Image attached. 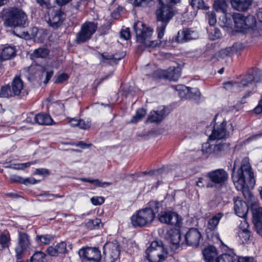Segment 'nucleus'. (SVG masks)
Returning <instances> with one entry per match:
<instances>
[{
  "label": "nucleus",
  "instance_id": "f257e3e1",
  "mask_svg": "<svg viewBox=\"0 0 262 262\" xmlns=\"http://www.w3.org/2000/svg\"><path fill=\"white\" fill-rule=\"evenodd\" d=\"M238 164V161L236 160L232 169V179L236 189L243 191L245 188L254 185V173L248 158L242 160L240 166Z\"/></svg>",
  "mask_w": 262,
  "mask_h": 262
},
{
  "label": "nucleus",
  "instance_id": "f03ea898",
  "mask_svg": "<svg viewBox=\"0 0 262 262\" xmlns=\"http://www.w3.org/2000/svg\"><path fill=\"white\" fill-rule=\"evenodd\" d=\"M159 2V6L156 11V15L158 20L161 21V24L158 25L157 32L158 38L161 39L164 36L167 23L174 13L172 5L177 3H174L171 0H168L167 2L164 1Z\"/></svg>",
  "mask_w": 262,
  "mask_h": 262
},
{
  "label": "nucleus",
  "instance_id": "7ed1b4c3",
  "mask_svg": "<svg viewBox=\"0 0 262 262\" xmlns=\"http://www.w3.org/2000/svg\"><path fill=\"white\" fill-rule=\"evenodd\" d=\"M155 218L154 210L147 207L136 211L130 217V222L134 227H142L150 225Z\"/></svg>",
  "mask_w": 262,
  "mask_h": 262
},
{
  "label": "nucleus",
  "instance_id": "20e7f679",
  "mask_svg": "<svg viewBox=\"0 0 262 262\" xmlns=\"http://www.w3.org/2000/svg\"><path fill=\"white\" fill-rule=\"evenodd\" d=\"M146 257L150 262H162L167 256L168 252L161 242L154 241L145 252Z\"/></svg>",
  "mask_w": 262,
  "mask_h": 262
},
{
  "label": "nucleus",
  "instance_id": "39448f33",
  "mask_svg": "<svg viewBox=\"0 0 262 262\" xmlns=\"http://www.w3.org/2000/svg\"><path fill=\"white\" fill-rule=\"evenodd\" d=\"M134 29L136 34L137 41L143 43L147 47H155L158 43L149 40L152 33V30L146 27L142 21L135 23Z\"/></svg>",
  "mask_w": 262,
  "mask_h": 262
},
{
  "label": "nucleus",
  "instance_id": "423d86ee",
  "mask_svg": "<svg viewBox=\"0 0 262 262\" xmlns=\"http://www.w3.org/2000/svg\"><path fill=\"white\" fill-rule=\"evenodd\" d=\"M27 16L21 9L17 8H10L8 12L4 21L6 27H24L26 24Z\"/></svg>",
  "mask_w": 262,
  "mask_h": 262
},
{
  "label": "nucleus",
  "instance_id": "0eeeda50",
  "mask_svg": "<svg viewBox=\"0 0 262 262\" xmlns=\"http://www.w3.org/2000/svg\"><path fill=\"white\" fill-rule=\"evenodd\" d=\"M233 18L237 32H246L255 25L256 21L253 16L245 17L239 13H235L233 15Z\"/></svg>",
  "mask_w": 262,
  "mask_h": 262
},
{
  "label": "nucleus",
  "instance_id": "6e6552de",
  "mask_svg": "<svg viewBox=\"0 0 262 262\" xmlns=\"http://www.w3.org/2000/svg\"><path fill=\"white\" fill-rule=\"evenodd\" d=\"M256 72L253 71L251 74H249L245 76L241 81V83L233 82L232 81H228L224 83V88L227 91L236 92L242 91L244 88L248 86L252 82H257L258 79L255 76Z\"/></svg>",
  "mask_w": 262,
  "mask_h": 262
},
{
  "label": "nucleus",
  "instance_id": "1a4fd4ad",
  "mask_svg": "<svg viewBox=\"0 0 262 262\" xmlns=\"http://www.w3.org/2000/svg\"><path fill=\"white\" fill-rule=\"evenodd\" d=\"M96 29L97 25L95 23L85 22L81 26L80 31L76 35V42L83 43L90 39Z\"/></svg>",
  "mask_w": 262,
  "mask_h": 262
},
{
  "label": "nucleus",
  "instance_id": "9d476101",
  "mask_svg": "<svg viewBox=\"0 0 262 262\" xmlns=\"http://www.w3.org/2000/svg\"><path fill=\"white\" fill-rule=\"evenodd\" d=\"M96 29L97 25L95 23L85 22L81 26L80 31L76 35V42L83 43L90 39Z\"/></svg>",
  "mask_w": 262,
  "mask_h": 262
},
{
  "label": "nucleus",
  "instance_id": "9b49d317",
  "mask_svg": "<svg viewBox=\"0 0 262 262\" xmlns=\"http://www.w3.org/2000/svg\"><path fill=\"white\" fill-rule=\"evenodd\" d=\"M96 29L97 25L95 23L85 22L81 26L80 31L76 35V42L83 43L90 39Z\"/></svg>",
  "mask_w": 262,
  "mask_h": 262
},
{
  "label": "nucleus",
  "instance_id": "f8f14e48",
  "mask_svg": "<svg viewBox=\"0 0 262 262\" xmlns=\"http://www.w3.org/2000/svg\"><path fill=\"white\" fill-rule=\"evenodd\" d=\"M159 221L166 225L180 227L182 224L181 217L176 212L170 210L161 211L158 215Z\"/></svg>",
  "mask_w": 262,
  "mask_h": 262
},
{
  "label": "nucleus",
  "instance_id": "ddd939ff",
  "mask_svg": "<svg viewBox=\"0 0 262 262\" xmlns=\"http://www.w3.org/2000/svg\"><path fill=\"white\" fill-rule=\"evenodd\" d=\"M229 145L228 144L226 143H220L213 145L206 142L202 145V154L206 157H208L210 156H217L219 152L228 149Z\"/></svg>",
  "mask_w": 262,
  "mask_h": 262
},
{
  "label": "nucleus",
  "instance_id": "4468645a",
  "mask_svg": "<svg viewBox=\"0 0 262 262\" xmlns=\"http://www.w3.org/2000/svg\"><path fill=\"white\" fill-rule=\"evenodd\" d=\"M180 76V69L179 67H170L166 70L159 69L155 71L154 74V77L173 81L177 80Z\"/></svg>",
  "mask_w": 262,
  "mask_h": 262
},
{
  "label": "nucleus",
  "instance_id": "2eb2a0df",
  "mask_svg": "<svg viewBox=\"0 0 262 262\" xmlns=\"http://www.w3.org/2000/svg\"><path fill=\"white\" fill-rule=\"evenodd\" d=\"M78 254L83 259L94 261H99L101 258L100 251L97 248L83 247L81 248Z\"/></svg>",
  "mask_w": 262,
  "mask_h": 262
},
{
  "label": "nucleus",
  "instance_id": "dca6fc26",
  "mask_svg": "<svg viewBox=\"0 0 262 262\" xmlns=\"http://www.w3.org/2000/svg\"><path fill=\"white\" fill-rule=\"evenodd\" d=\"M30 241L29 236L24 232H19L18 236V244L15 247L16 256L20 259L23 253L30 247Z\"/></svg>",
  "mask_w": 262,
  "mask_h": 262
},
{
  "label": "nucleus",
  "instance_id": "f3484780",
  "mask_svg": "<svg viewBox=\"0 0 262 262\" xmlns=\"http://www.w3.org/2000/svg\"><path fill=\"white\" fill-rule=\"evenodd\" d=\"M226 122L223 121L220 124H216L209 136L210 140H220L229 137V133L226 129Z\"/></svg>",
  "mask_w": 262,
  "mask_h": 262
},
{
  "label": "nucleus",
  "instance_id": "a211bd4d",
  "mask_svg": "<svg viewBox=\"0 0 262 262\" xmlns=\"http://www.w3.org/2000/svg\"><path fill=\"white\" fill-rule=\"evenodd\" d=\"M103 253L110 257L111 262H114L120 255L118 243L117 241L106 243L103 247Z\"/></svg>",
  "mask_w": 262,
  "mask_h": 262
},
{
  "label": "nucleus",
  "instance_id": "6ab92c4d",
  "mask_svg": "<svg viewBox=\"0 0 262 262\" xmlns=\"http://www.w3.org/2000/svg\"><path fill=\"white\" fill-rule=\"evenodd\" d=\"M207 177L213 183L220 185L227 180L228 174L223 169H217L208 172Z\"/></svg>",
  "mask_w": 262,
  "mask_h": 262
},
{
  "label": "nucleus",
  "instance_id": "aec40b11",
  "mask_svg": "<svg viewBox=\"0 0 262 262\" xmlns=\"http://www.w3.org/2000/svg\"><path fill=\"white\" fill-rule=\"evenodd\" d=\"M176 88L177 91L179 92V95L182 98L190 97L197 99L201 95L199 90L196 88H190L183 85H179Z\"/></svg>",
  "mask_w": 262,
  "mask_h": 262
},
{
  "label": "nucleus",
  "instance_id": "412c9836",
  "mask_svg": "<svg viewBox=\"0 0 262 262\" xmlns=\"http://www.w3.org/2000/svg\"><path fill=\"white\" fill-rule=\"evenodd\" d=\"M185 237L188 245L196 247L199 244L201 235L197 229L191 228L187 232Z\"/></svg>",
  "mask_w": 262,
  "mask_h": 262
},
{
  "label": "nucleus",
  "instance_id": "4be33fe9",
  "mask_svg": "<svg viewBox=\"0 0 262 262\" xmlns=\"http://www.w3.org/2000/svg\"><path fill=\"white\" fill-rule=\"evenodd\" d=\"M233 201L235 213L238 216L244 219L248 211V207L247 204L238 197H234Z\"/></svg>",
  "mask_w": 262,
  "mask_h": 262
},
{
  "label": "nucleus",
  "instance_id": "5701e85b",
  "mask_svg": "<svg viewBox=\"0 0 262 262\" xmlns=\"http://www.w3.org/2000/svg\"><path fill=\"white\" fill-rule=\"evenodd\" d=\"M64 19V14L60 10H52L49 14L48 23L53 28L60 26Z\"/></svg>",
  "mask_w": 262,
  "mask_h": 262
},
{
  "label": "nucleus",
  "instance_id": "b1692460",
  "mask_svg": "<svg viewBox=\"0 0 262 262\" xmlns=\"http://www.w3.org/2000/svg\"><path fill=\"white\" fill-rule=\"evenodd\" d=\"M203 258L206 262H216L218 252L216 248L213 246H208L202 251Z\"/></svg>",
  "mask_w": 262,
  "mask_h": 262
},
{
  "label": "nucleus",
  "instance_id": "393cba45",
  "mask_svg": "<svg viewBox=\"0 0 262 262\" xmlns=\"http://www.w3.org/2000/svg\"><path fill=\"white\" fill-rule=\"evenodd\" d=\"M248 223L247 221L244 219L241 221L237 229V234L239 238L243 244L247 242L250 238V232L248 230Z\"/></svg>",
  "mask_w": 262,
  "mask_h": 262
},
{
  "label": "nucleus",
  "instance_id": "a878e982",
  "mask_svg": "<svg viewBox=\"0 0 262 262\" xmlns=\"http://www.w3.org/2000/svg\"><path fill=\"white\" fill-rule=\"evenodd\" d=\"M198 37V33L190 29H186L181 32H178L176 40L179 43H183L195 39Z\"/></svg>",
  "mask_w": 262,
  "mask_h": 262
},
{
  "label": "nucleus",
  "instance_id": "bb28decb",
  "mask_svg": "<svg viewBox=\"0 0 262 262\" xmlns=\"http://www.w3.org/2000/svg\"><path fill=\"white\" fill-rule=\"evenodd\" d=\"M167 115L165 107H163L158 111H152L149 114L147 121L152 123L161 122Z\"/></svg>",
  "mask_w": 262,
  "mask_h": 262
},
{
  "label": "nucleus",
  "instance_id": "cd10ccee",
  "mask_svg": "<svg viewBox=\"0 0 262 262\" xmlns=\"http://www.w3.org/2000/svg\"><path fill=\"white\" fill-rule=\"evenodd\" d=\"M213 8L217 12H221L223 13V17L226 18L225 24H228V18L229 19L231 15L228 14L227 5L224 0H216L213 4Z\"/></svg>",
  "mask_w": 262,
  "mask_h": 262
},
{
  "label": "nucleus",
  "instance_id": "c85d7f7f",
  "mask_svg": "<svg viewBox=\"0 0 262 262\" xmlns=\"http://www.w3.org/2000/svg\"><path fill=\"white\" fill-rule=\"evenodd\" d=\"M252 0H230L232 8L239 11L247 10L251 5Z\"/></svg>",
  "mask_w": 262,
  "mask_h": 262
},
{
  "label": "nucleus",
  "instance_id": "c756f323",
  "mask_svg": "<svg viewBox=\"0 0 262 262\" xmlns=\"http://www.w3.org/2000/svg\"><path fill=\"white\" fill-rule=\"evenodd\" d=\"M11 88L14 95L20 94L24 89V82L19 77H15L12 82Z\"/></svg>",
  "mask_w": 262,
  "mask_h": 262
},
{
  "label": "nucleus",
  "instance_id": "7c9ffc66",
  "mask_svg": "<svg viewBox=\"0 0 262 262\" xmlns=\"http://www.w3.org/2000/svg\"><path fill=\"white\" fill-rule=\"evenodd\" d=\"M237 259V256L232 251L230 250L218 256L216 262H236Z\"/></svg>",
  "mask_w": 262,
  "mask_h": 262
},
{
  "label": "nucleus",
  "instance_id": "2f4dec72",
  "mask_svg": "<svg viewBox=\"0 0 262 262\" xmlns=\"http://www.w3.org/2000/svg\"><path fill=\"white\" fill-rule=\"evenodd\" d=\"M16 50L11 46H8L4 48L1 53L0 59L6 60L11 59L15 55Z\"/></svg>",
  "mask_w": 262,
  "mask_h": 262
},
{
  "label": "nucleus",
  "instance_id": "473e14b6",
  "mask_svg": "<svg viewBox=\"0 0 262 262\" xmlns=\"http://www.w3.org/2000/svg\"><path fill=\"white\" fill-rule=\"evenodd\" d=\"M36 122L40 125H51L53 120L50 115L47 114H38L35 117Z\"/></svg>",
  "mask_w": 262,
  "mask_h": 262
},
{
  "label": "nucleus",
  "instance_id": "72a5a7b5",
  "mask_svg": "<svg viewBox=\"0 0 262 262\" xmlns=\"http://www.w3.org/2000/svg\"><path fill=\"white\" fill-rule=\"evenodd\" d=\"M181 239V234L179 231H173L169 235V240L172 244L171 248L177 249L179 246Z\"/></svg>",
  "mask_w": 262,
  "mask_h": 262
},
{
  "label": "nucleus",
  "instance_id": "f704fd0d",
  "mask_svg": "<svg viewBox=\"0 0 262 262\" xmlns=\"http://www.w3.org/2000/svg\"><path fill=\"white\" fill-rule=\"evenodd\" d=\"M223 214L219 212L213 215L208 223V227L209 229L213 230L215 229L218 225L221 219L223 217Z\"/></svg>",
  "mask_w": 262,
  "mask_h": 262
},
{
  "label": "nucleus",
  "instance_id": "c9c22d12",
  "mask_svg": "<svg viewBox=\"0 0 262 262\" xmlns=\"http://www.w3.org/2000/svg\"><path fill=\"white\" fill-rule=\"evenodd\" d=\"M10 244V236L8 232H0V245L3 248H8Z\"/></svg>",
  "mask_w": 262,
  "mask_h": 262
},
{
  "label": "nucleus",
  "instance_id": "e433bc0d",
  "mask_svg": "<svg viewBox=\"0 0 262 262\" xmlns=\"http://www.w3.org/2000/svg\"><path fill=\"white\" fill-rule=\"evenodd\" d=\"M54 237L50 234L38 235L36 236V241L40 245H48L53 240Z\"/></svg>",
  "mask_w": 262,
  "mask_h": 262
},
{
  "label": "nucleus",
  "instance_id": "4c0bfd02",
  "mask_svg": "<svg viewBox=\"0 0 262 262\" xmlns=\"http://www.w3.org/2000/svg\"><path fill=\"white\" fill-rule=\"evenodd\" d=\"M31 262H48L47 255L42 252H36L31 257Z\"/></svg>",
  "mask_w": 262,
  "mask_h": 262
},
{
  "label": "nucleus",
  "instance_id": "58836bf2",
  "mask_svg": "<svg viewBox=\"0 0 262 262\" xmlns=\"http://www.w3.org/2000/svg\"><path fill=\"white\" fill-rule=\"evenodd\" d=\"M49 53V50L46 48H39L35 50L31 56L32 58H46Z\"/></svg>",
  "mask_w": 262,
  "mask_h": 262
},
{
  "label": "nucleus",
  "instance_id": "ea45409f",
  "mask_svg": "<svg viewBox=\"0 0 262 262\" xmlns=\"http://www.w3.org/2000/svg\"><path fill=\"white\" fill-rule=\"evenodd\" d=\"M209 34V37L211 40H215L219 38L221 36L220 30L213 26L207 29Z\"/></svg>",
  "mask_w": 262,
  "mask_h": 262
},
{
  "label": "nucleus",
  "instance_id": "a19ab883",
  "mask_svg": "<svg viewBox=\"0 0 262 262\" xmlns=\"http://www.w3.org/2000/svg\"><path fill=\"white\" fill-rule=\"evenodd\" d=\"M15 96L12 89L9 85H6L2 87L0 90V97H9Z\"/></svg>",
  "mask_w": 262,
  "mask_h": 262
},
{
  "label": "nucleus",
  "instance_id": "79ce46f5",
  "mask_svg": "<svg viewBox=\"0 0 262 262\" xmlns=\"http://www.w3.org/2000/svg\"><path fill=\"white\" fill-rule=\"evenodd\" d=\"M189 3L194 9H208L209 7L204 4L203 0H189Z\"/></svg>",
  "mask_w": 262,
  "mask_h": 262
},
{
  "label": "nucleus",
  "instance_id": "37998d69",
  "mask_svg": "<svg viewBox=\"0 0 262 262\" xmlns=\"http://www.w3.org/2000/svg\"><path fill=\"white\" fill-rule=\"evenodd\" d=\"M146 112L143 108L139 109L137 111L136 115L133 117L130 122L132 123H136L142 119L145 116Z\"/></svg>",
  "mask_w": 262,
  "mask_h": 262
},
{
  "label": "nucleus",
  "instance_id": "c03bdc74",
  "mask_svg": "<svg viewBox=\"0 0 262 262\" xmlns=\"http://www.w3.org/2000/svg\"><path fill=\"white\" fill-rule=\"evenodd\" d=\"M14 181L19 182L20 183L27 185L28 184H35L38 182V181L35 180L34 178H27L26 179L21 178L20 177H16Z\"/></svg>",
  "mask_w": 262,
  "mask_h": 262
},
{
  "label": "nucleus",
  "instance_id": "a18cd8bd",
  "mask_svg": "<svg viewBox=\"0 0 262 262\" xmlns=\"http://www.w3.org/2000/svg\"><path fill=\"white\" fill-rule=\"evenodd\" d=\"M260 195L262 200V188L260 191ZM252 209L253 215L254 217L262 219V207H253Z\"/></svg>",
  "mask_w": 262,
  "mask_h": 262
},
{
  "label": "nucleus",
  "instance_id": "49530a36",
  "mask_svg": "<svg viewBox=\"0 0 262 262\" xmlns=\"http://www.w3.org/2000/svg\"><path fill=\"white\" fill-rule=\"evenodd\" d=\"M234 49L235 45L233 46L232 47L227 48L221 50L219 52L220 55L222 57L230 55L235 51Z\"/></svg>",
  "mask_w": 262,
  "mask_h": 262
},
{
  "label": "nucleus",
  "instance_id": "de8ad7c7",
  "mask_svg": "<svg viewBox=\"0 0 262 262\" xmlns=\"http://www.w3.org/2000/svg\"><path fill=\"white\" fill-rule=\"evenodd\" d=\"M206 17L208 20V24L210 27H212L216 22L215 14L213 11L208 12L206 14Z\"/></svg>",
  "mask_w": 262,
  "mask_h": 262
},
{
  "label": "nucleus",
  "instance_id": "09e8293b",
  "mask_svg": "<svg viewBox=\"0 0 262 262\" xmlns=\"http://www.w3.org/2000/svg\"><path fill=\"white\" fill-rule=\"evenodd\" d=\"M69 78V76L66 73H61L58 75L55 78L54 82L55 83H62L64 81L67 80Z\"/></svg>",
  "mask_w": 262,
  "mask_h": 262
},
{
  "label": "nucleus",
  "instance_id": "8fccbe9b",
  "mask_svg": "<svg viewBox=\"0 0 262 262\" xmlns=\"http://www.w3.org/2000/svg\"><path fill=\"white\" fill-rule=\"evenodd\" d=\"M58 254L65 253L67 251V244L64 242H61L56 245Z\"/></svg>",
  "mask_w": 262,
  "mask_h": 262
},
{
  "label": "nucleus",
  "instance_id": "3c124183",
  "mask_svg": "<svg viewBox=\"0 0 262 262\" xmlns=\"http://www.w3.org/2000/svg\"><path fill=\"white\" fill-rule=\"evenodd\" d=\"M92 204L95 206L100 205L104 202V198L102 196H93L91 199Z\"/></svg>",
  "mask_w": 262,
  "mask_h": 262
},
{
  "label": "nucleus",
  "instance_id": "603ef678",
  "mask_svg": "<svg viewBox=\"0 0 262 262\" xmlns=\"http://www.w3.org/2000/svg\"><path fill=\"white\" fill-rule=\"evenodd\" d=\"M254 217V225L258 234L262 236V222L259 220V219Z\"/></svg>",
  "mask_w": 262,
  "mask_h": 262
},
{
  "label": "nucleus",
  "instance_id": "864d4df0",
  "mask_svg": "<svg viewBox=\"0 0 262 262\" xmlns=\"http://www.w3.org/2000/svg\"><path fill=\"white\" fill-rule=\"evenodd\" d=\"M91 184L95 185L96 187H106L111 185V183L107 182H102L98 179H93Z\"/></svg>",
  "mask_w": 262,
  "mask_h": 262
},
{
  "label": "nucleus",
  "instance_id": "5fc2aeb1",
  "mask_svg": "<svg viewBox=\"0 0 262 262\" xmlns=\"http://www.w3.org/2000/svg\"><path fill=\"white\" fill-rule=\"evenodd\" d=\"M153 0H135L134 5L136 6L146 7L149 5Z\"/></svg>",
  "mask_w": 262,
  "mask_h": 262
},
{
  "label": "nucleus",
  "instance_id": "6e6d98bb",
  "mask_svg": "<svg viewBox=\"0 0 262 262\" xmlns=\"http://www.w3.org/2000/svg\"><path fill=\"white\" fill-rule=\"evenodd\" d=\"M120 37L124 40H128L130 38V34L129 28L123 29L120 32Z\"/></svg>",
  "mask_w": 262,
  "mask_h": 262
},
{
  "label": "nucleus",
  "instance_id": "4d7b16f0",
  "mask_svg": "<svg viewBox=\"0 0 262 262\" xmlns=\"http://www.w3.org/2000/svg\"><path fill=\"white\" fill-rule=\"evenodd\" d=\"M91 125L90 121L85 122L83 120H79L78 127L81 129H86L90 127Z\"/></svg>",
  "mask_w": 262,
  "mask_h": 262
},
{
  "label": "nucleus",
  "instance_id": "13d9d810",
  "mask_svg": "<svg viewBox=\"0 0 262 262\" xmlns=\"http://www.w3.org/2000/svg\"><path fill=\"white\" fill-rule=\"evenodd\" d=\"M47 252L51 256H56L58 255L56 246H49L47 249Z\"/></svg>",
  "mask_w": 262,
  "mask_h": 262
},
{
  "label": "nucleus",
  "instance_id": "bf43d9fd",
  "mask_svg": "<svg viewBox=\"0 0 262 262\" xmlns=\"http://www.w3.org/2000/svg\"><path fill=\"white\" fill-rule=\"evenodd\" d=\"M99 59L101 62H105V60L115 59L114 55L108 54H102L100 55Z\"/></svg>",
  "mask_w": 262,
  "mask_h": 262
},
{
  "label": "nucleus",
  "instance_id": "052dcab7",
  "mask_svg": "<svg viewBox=\"0 0 262 262\" xmlns=\"http://www.w3.org/2000/svg\"><path fill=\"white\" fill-rule=\"evenodd\" d=\"M237 262H256L253 257L242 256L237 259Z\"/></svg>",
  "mask_w": 262,
  "mask_h": 262
},
{
  "label": "nucleus",
  "instance_id": "680f3d73",
  "mask_svg": "<svg viewBox=\"0 0 262 262\" xmlns=\"http://www.w3.org/2000/svg\"><path fill=\"white\" fill-rule=\"evenodd\" d=\"M45 72L46 73V79L44 81V83L46 84L49 82L51 78L52 77L53 75V71L52 69H50L48 70H45Z\"/></svg>",
  "mask_w": 262,
  "mask_h": 262
},
{
  "label": "nucleus",
  "instance_id": "e2e57ef3",
  "mask_svg": "<svg viewBox=\"0 0 262 262\" xmlns=\"http://www.w3.org/2000/svg\"><path fill=\"white\" fill-rule=\"evenodd\" d=\"M37 3H38L41 6L47 8L50 7L49 0H36Z\"/></svg>",
  "mask_w": 262,
  "mask_h": 262
},
{
  "label": "nucleus",
  "instance_id": "0e129e2a",
  "mask_svg": "<svg viewBox=\"0 0 262 262\" xmlns=\"http://www.w3.org/2000/svg\"><path fill=\"white\" fill-rule=\"evenodd\" d=\"M34 173L35 174H38V175H42V176L48 175L49 174V171L46 169L39 168V169H36L35 170Z\"/></svg>",
  "mask_w": 262,
  "mask_h": 262
},
{
  "label": "nucleus",
  "instance_id": "69168bd1",
  "mask_svg": "<svg viewBox=\"0 0 262 262\" xmlns=\"http://www.w3.org/2000/svg\"><path fill=\"white\" fill-rule=\"evenodd\" d=\"M254 111L257 114L262 113V98L259 100L258 105L255 107Z\"/></svg>",
  "mask_w": 262,
  "mask_h": 262
},
{
  "label": "nucleus",
  "instance_id": "338daca9",
  "mask_svg": "<svg viewBox=\"0 0 262 262\" xmlns=\"http://www.w3.org/2000/svg\"><path fill=\"white\" fill-rule=\"evenodd\" d=\"M35 163H36L35 161H34V162H27L25 163L21 164H19L18 165V167H17L16 168L18 169H24L25 168L29 167L31 165L34 164Z\"/></svg>",
  "mask_w": 262,
  "mask_h": 262
},
{
  "label": "nucleus",
  "instance_id": "774afa93",
  "mask_svg": "<svg viewBox=\"0 0 262 262\" xmlns=\"http://www.w3.org/2000/svg\"><path fill=\"white\" fill-rule=\"evenodd\" d=\"M85 226L88 229L92 230L95 229L93 220H90L85 223Z\"/></svg>",
  "mask_w": 262,
  "mask_h": 262
}]
</instances>
